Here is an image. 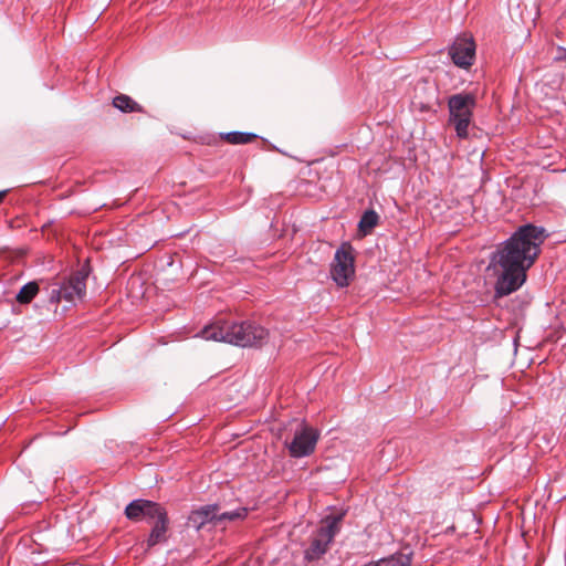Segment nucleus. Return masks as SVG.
I'll return each mask as SVG.
<instances>
[{"mask_svg":"<svg viewBox=\"0 0 566 566\" xmlns=\"http://www.w3.org/2000/svg\"><path fill=\"white\" fill-rule=\"evenodd\" d=\"M547 237L544 227L526 223L499 244L489 265L496 275L495 298L512 294L525 283L526 273L539 256L541 245Z\"/></svg>","mask_w":566,"mask_h":566,"instance_id":"f257e3e1","label":"nucleus"},{"mask_svg":"<svg viewBox=\"0 0 566 566\" xmlns=\"http://www.w3.org/2000/svg\"><path fill=\"white\" fill-rule=\"evenodd\" d=\"M200 336L206 340L258 348L268 342L269 331L253 321L217 318L201 329Z\"/></svg>","mask_w":566,"mask_h":566,"instance_id":"f03ea898","label":"nucleus"},{"mask_svg":"<svg viewBox=\"0 0 566 566\" xmlns=\"http://www.w3.org/2000/svg\"><path fill=\"white\" fill-rule=\"evenodd\" d=\"M475 106L476 95L472 92H461L448 98L449 124L454 127L457 136L461 139L469 136Z\"/></svg>","mask_w":566,"mask_h":566,"instance_id":"7ed1b4c3","label":"nucleus"},{"mask_svg":"<svg viewBox=\"0 0 566 566\" xmlns=\"http://www.w3.org/2000/svg\"><path fill=\"white\" fill-rule=\"evenodd\" d=\"M343 514L327 515L319 527L312 534L310 545L304 551V559L314 562L322 558L328 551L329 544L340 531Z\"/></svg>","mask_w":566,"mask_h":566,"instance_id":"20e7f679","label":"nucleus"},{"mask_svg":"<svg viewBox=\"0 0 566 566\" xmlns=\"http://www.w3.org/2000/svg\"><path fill=\"white\" fill-rule=\"evenodd\" d=\"M331 277L338 287H346L355 275V250L349 242H343L331 263Z\"/></svg>","mask_w":566,"mask_h":566,"instance_id":"39448f33","label":"nucleus"},{"mask_svg":"<svg viewBox=\"0 0 566 566\" xmlns=\"http://www.w3.org/2000/svg\"><path fill=\"white\" fill-rule=\"evenodd\" d=\"M448 54L454 65L468 70L475 60V43L472 38L459 36L450 45Z\"/></svg>","mask_w":566,"mask_h":566,"instance_id":"423d86ee","label":"nucleus"},{"mask_svg":"<svg viewBox=\"0 0 566 566\" xmlns=\"http://www.w3.org/2000/svg\"><path fill=\"white\" fill-rule=\"evenodd\" d=\"M317 440V431L302 424L301 428L295 431V434L289 444L290 454L294 458L310 455L314 451Z\"/></svg>","mask_w":566,"mask_h":566,"instance_id":"0eeeda50","label":"nucleus"},{"mask_svg":"<svg viewBox=\"0 0 566 566\" xmlns=\"http://www.w3.org/2000/svg\"><path fill=\"white\" fill-rule=\"evenodd\" d=\"M86 276L83 272H76L66 282H64L57 292L59 300L73 302L75 298H82L86 292Z\"/></svg>","mask_w":566,"mask_h":566,"instance_id":"6e6552de","label":"nucleus"},{"mask_svg":"<svg viewBox=\"0 0 566 566\" xmlns=\"http://www.w3.org/2000/svg\"><path fill=\"white\" fill-rule=\"evenodd\" d=\"M219 506L217 504H209L193 510L189 515V523L197 530L202 528L207 523H214L217 525V512Z\"/></svg>","mask_w":566,"mask_h":566,"instance_id":"1a4fd4ad","label":"nucleus"},{"mask_svg":"<svg viewBox=\"0 0 566 566\" xmlns=\"http://www.w3.org/2000/svg\"><path fill=\"white\" fill-rule=\"evenodd\" d=\"M169 518L168 515L164 518L156 521L150 530L148 538L146 539L147 548H153L158 544L166 543L168 539Z\"/></svg>","mask_w":566,"mask_h":566,"instance_id":"9d476101","label":"nucleus"},{"mask_svg":"<svg viewBox=\"0 0 566 566\" xmlns=\"http://www.w3.org/2000/svg\"><path fill=\"white\" fill-rule=\"evenodd\" d=\"M413 553L410 549H403L388 557L378 559L380 566H410Z\"/></svg>","mask_w":566,"mask_h":566,"instance_id":"9b49d317","label":"nucleus"},{"mask_svg":"<svg viewBox=\"0 0 566 566\" xmlns=\"http://www.w3.org/2000/svg\"><path fill=\"white\" fill-rule=\"evenodd\" d=\"M149 500L137 499L133 500L125 507V515L128 520L138 522L144 520L146 507L148 506Z\"/></svg>","mask_w":566,"mask_h":566,"instance_id":"f8f14e48","label":"nucleus"},{"mask_svg":"<svg viewBox=\"0 0 566 566\" xmlns=\"http://www.w3.org/2000/svg\"><path fill=\"white\" fill-rule=\"evenodd\" d=\"M113 106L123 113H142L143 106L135 102L130 96L119 94L113 98Z\"/></svg>","mask_w":566,"mask_h":566,"instance_id":"ddd939ff","label":"nucleus"},{"mask_svg":"<svg viewBox=\"0 0 566 566\" xmlns=\"http://www.w3.org/2000/svg\"><path fill=\"white\" fill-rule=\"evenodd\" d=\"M39 293V285L36 282H28L24 284L18 294L15 295V300L20 304H29L35 295Z\"/></svg>","mask_w":566,"mask_h":566,"instance_id":"4468645a","label":"nucleus"},{"mask_svg":"<svg viewBox=\"0 0 566 566\" xmlns=\"http://www.w3.org/2000/svg\"><path fill=\"white\" fill-rule=\"evenodd\" d=\"M167 515V511L161 504L149 501L144 514V518L148 522L155 523L156 521L164 518Z\"/></svg>","mask_w":566,"mask_h":566,"instance_id":"2eb2a0df","label":"nucleus"},{"mask_svg":"<svg viewBox=\"0 0 566 566\" xmlns=\"http://www.w3.org/2000/svg\"><path fill=\"white\" fill-rule=\"evenodd\" d=\"M378 220L379 216L375 210H367L363 213L358 228L361 232L368 233L377 226Z\"/></svg>","mask_w":566,"mask_h":566,"instance_id":"dca6fc26","label":"nucleus"},{"mask_svg":"<svg viewBox=\"0 0 566 566\" xmlns=\"http://www.w3.org/2000/svg\"><path fill=\"white\" fill-rule=\"evenodd\" d=\"M248 515V509L247 507H238L233 511L219 513L217 512V524L223 523V522H233L238 520H243Z\"/></svg>","mask_w":566,"mask_h":566,"instance_id":"f3484780","label":"nucleus"},{"mask_svg":"<svg viewBox=\"0 0 566 566\" xmlns=\"http://www.w3.org/2000/svg\"><path fill=\"white\" fill-rule=\"evenodd\" d=\"M258 136L253 133H243V132H230L224 135V139L233 145H243L251 143Z\"/></svg>","mask_w":566,"mask_h":566,"instance_id":"a211bd4d","label":"nucleus"},{"mask_svg":"<svg viewBox=\"0 0 566 566\" xmlns=\"http://www.w3.org/2000/svg\"><path fill=\"white\" fill-rule=\"evenodd\" d=\"M364 566H380V563H379V560H377V562H374V563H368V564H366Z\"/></svg>","mask_w":566,"mask_h":566,"instance_id":"6ab92c4d","label":"nucleus"},{"mask_svg":"<svg viewBox=\"0 0 566 566\" xmlns=\"http://www.w3.org/2000/svg\"><path fill=\"white\" fill-rule=\"evenodd\" d=\"M559 51L564 53V55L559 56V59L566 60V49H559Z\"/></svg>","mask_w":566,"mask_h":566,"instance_id":"aec40b11","label":"nucleus"},{"mask_svg":"<svg viewBox=\"0 0 566 566\" xmlns=\"http://www.w3.org/2000/svg\"><path fill=\"white\" fill-rule=\"evenodd\" d=\"M1 196H2V199H3L4 196H6V190H2Z\"/></svg>","mask_w":566,"mask_h":566,"instance_id":"412c9836","label":"nucleus"}]
</instances>
